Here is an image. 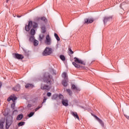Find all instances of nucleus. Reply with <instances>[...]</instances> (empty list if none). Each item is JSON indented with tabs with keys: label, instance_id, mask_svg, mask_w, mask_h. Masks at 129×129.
I'll return each mask as SVG.
<instances>
[{
	"label": "nucleus",
	"instance_id": "f257e3e1",
	"mask_svg": "<svg viewBox=\"0 0 129 129\" xmlns=\"http://www.w3.org/2000/svg\"><path fill=\"white\" fill-rule=\"evenodd\" d=\"M38 27V25L37 22L29 21L28 22V24L25 25V30L26 32H29V31H30V30L31 29L30 31V34L31 36H35V34H36V31L35 30V29H37ZM32 28H33L32 29Z\"/></svg>",
	"mask_w": 129,
	"mask_h": 129
},
{
	"label": "nucleus",
	"instance_id": "f03ea898",
	"mask_svg": "<svg viewBox=\"0 0 129 129\" xmlns=\"http://www.w3.org/2000/svg\"><path fill=\"white\" fill-rule=\"evenodd\" d=\"M75 62H73L72 64L76 67V68L79 69V68H84V67H83L82 66H80V64H78L76 63H78L79 64H82V65H84L85 66L86 63L84 61H83L81 59H79L77 57H74Z\"/></svg>",
	"mask_w": 129,
	"mask_h": 129
},
{
	"label": "nucleus",
	"instance_id": "7ed1b4c3",
	"mask_svg": "<svg viewBox=\"0 0 129 129\" xmlns=\"http://www.w3.org/2000/svg\"><path fill=\"white\" fill-rule=\"evenodd\" d=\"M52 81H44L41 84V89L42 90H50V86L51 85Z\"/></svg>",
	"mask_w": 129,
	"mask_h": 129
},
{
	"label": "nucleus",
	"instance_id": "20e7f679",
	"mask_svg": "<svg viewBox=\"0 0 129 129\" xmlns=\"http://www.w3.org/2000/svg\"><path fill=\"white\" fill-rule=\"evenodd\" d=\"M43 79L44 81H53V77L49 73H45L43 75Z\"/></svg>",
	"mask_w": 129,
	"mask_h": 129
},
{
	"label": "nucleus",
	"instance_id": "39448f33",
	"mask_svg": "<svg viewBox=\"0 0 129 129\" xmlns=\"http://www.w3.org/2000/svg\"><path fill=\"white\" fill-rule=\"evenodd\" d=\"M52 48L49 47H46L43 52L42 54L43 56H48V55H51L52 54Z\"/></svg>",
	"mask_w": 129,
	"mask_h": 129
},
{
	"label": "nucleus",
	"instance_id": "423d86ee",
	"mask_svg": "<svg viewBox=\"0 0 129 129\" xmlns=\"http://www.w3.org/2000/svg\"><path fill=\"white\" fill-rule=\"evenodd\" d=\"M13 55L14 58H15V59H18V60H23V59L24 58V55L19 53H13Z\"/></svg>",
	"mask_w": 129,
	"mask_h": 129
},
{
	"label": "nucleus",
	"instance_id": "0eeeda50",
	"mask_svg": "<svg viewBox=\"0 0 129 129\" xmlns=\"http://www.w3.org/2000/svg\"><path fill=\"white\" fill-rule=\"evenodd\" d=\"M71 88L72 90H73L74 91H75L76 92H79V91L81 90L80 88L78 87V86H77L74 84H72Z\"/></svg>",
	"mask_w": 129,
	"mask_h": 129
},
{
	"label": "nucleus",
	"instance_id": "6e6552de",
	"mask_svg": "<svg viewBox=\"0 0 129 129\" xmlns=\"http://www.w3.org/2000/svg\"><path fill=\"white\" fill-rule=\"evenodd\" d=\"M111 20H112V17L111 16H106L104 18L103 22L104 25L107 23V22H109Z\"/></svg>",
	"mask_w": 129,
	"mask_h": 129
},
{
	"label": "nucleus",
	"instance_id": "1a4fd4ad",
	"mask_svg": "<svg viewBox=\"0 0 129 129\" xmlns=\"http://www.w3.org/2000/svg\"><path fill=\"white\" fill-rule=\"evenodd\" d=\"M94 117L96 118V119L99 122V123L101 124V126L102 127H104V123H103V121L102 120L100 119L97 116L94 115Z\"/></svg>",
	"mask_w": 129,
	"mask_h": 129
},
{
	"label": "nucleus",
	"instance_id": "9d476101",
	"mask_svg": "<svg viewBox=\"0 0 129 129\" xmlns=\"http://www.w3.org/2000/svg\"><path fill=\"white\" fill-rule=\"evenodd\" d=\"M94 20H93V19H88V18H86L84 19V24H87V25H88V24H91L92 23H93V21Z\"/></svg>",
	"mask_w": 129,
	"mask_h": 129
},
{
	"label": "nucleus",
	"instance_id": "9b49d317",
	"mask_svg": "<svg viewBox=\"0 0 129 129\" xmlns=\"http://www.w3.org/2000/svg\"><path fill=\"white\" fill-rule=\"evenodd\" d=\"M45 44H46V45H51V38L49 35H47L46 37Z\"/></svg>",
	"mask_w": 129,
	"mask_h": 129
},
{
	"label": "nucleus",
	"instance_id": "f8f14e48",
	"mask_svg": "<svg viewBox=\"0 0 129 129\" xmlns=\"http://www.w3.org/2000/svg\"><path fill=\"white\" fill-rule=\"evenodd\" d=\"M12 89L14 91H20V90H21V85L18 84L15 87H13Z\"/></svg>",
	"mask_w": 129,
	"mask_h": 129
},
{
	"label": "nucleus",
	"instance_id": "ddd939ff",
	"mask_svg": "<svg viewBox=\"0 0 129 129\" xmlns=\"http://www.w3.org/2000/svg\"><path fill=\"white\" fill-rule=\"evenodd\" d=\"M61 103L64 106H68L69 104L68 103V100L64 99L61 101Z\"/></svg>",
	"mask_w": 129,
	"mask_h": 129
},
{
	"label": "nucleus",
	"instance_id": "4468645a",
	"mask_svg": "<svg viewBox=\"0 0 129 129\" xmlns=\"http://www.w3.org/2000/svg\"><path fill=\"white\" fill-rule=\"evenodd\" d=\"M71 113L73 115V116L75 117V118H77V119H78V120H79L80 118L78 114H77V112H74L72 111L71 112Z\"/></svg>",
	"mask_w": 129,
	"mask_h": 129
},
{
	"label": "nucleus",
	"instance_id": "2eb2a0df",
	"mask_svg": "<svg viewBox=\"0 0 129 129\" xmlns=\"http://www.w3.org/2000/svg\"><path fill=\"white\" fill-rule=\"evenodd\" d=\"M62 77L64 78V81H68V76H67V73L64 72L62 74Z\"/></svg>",
	"mask_w": 129,
	"mask_h": 129
},
{
	"label": "nucleus",
	"instance_id": "dca6fc26",
	"mask_svg": "<svg viewBox=\"0 0 129 129\" xmlns=\"http://www.w3.org/2000/svg\"><path fill=\"white\" fill-rule=\"evenodd\" d=\"M12 124V122L11 121H9L8 120H6V127L7 129H9L11 125Z\"/></svg>",
	"mask_w": 129,
	"mask_h": 129
},
{
	"label": "nucleus",
	"instance_id": "f3484780",
	"mask_svg": "<svg viewBox=\"0 0 129 129\" xmlns=\"http://www.w3.org/2000/svg\"><path fill=\"white\" fill-rule=\"evenodd\" d=\"M25 88H31V89L34 88V85L32 84H27L25 85Z\"/></svg>",
	"mask_w": 129,
	"mask_h": 129
},
{
	"label": "nucleus",
	"instance_id": "a211bd4d",
	"mask_svg": "<svg viewBox=\"0 0 129 129\" xmlns=\"http://www.w3.org/2000/svg\"><path fill=\"white\" fill-rule=\"evenodd\" d=\"M58 98V94H54L51 96L52 100H56Z\"/></svg>",
	"mask_w": 129,
	"mask_h": 129
},
{
	"label": "nucleus",
	"instance_id": "6ab92c4d",
	"mask_svg": "<svg viewBox=\"0 0 129 129\" xmlns=\"http://www.w3.org/2000/svg\"><path fill=\"white\" fill-rule=\"evenodd\" d=\"M23 117H24L23 114H20L17 116L16 119L17 120H21Z\"/></svg>",
	"mask_w": 129,
	"mask_h": 129
},
{
	"label": "nucleus",
	"instance_id": "aec40b11",
	"mask_svg": "<svg viewBox=\"0 0 129 129\" xmlns=\"http://www.w3.org/2000/svg\"><path fill=\"white\" fill-rule=\"evenodd\" d=\"M35 40V36L34 35H31L29 37V42L33 43Z\"/></svg>",
	"mask_w": 129,
	"mask_h": 129
},
{
	"label": "nucleus",
	"instance_id": "412c9836",
	"mask_svg": "<svg viewBox=\"0 0 129 129\" xmlns=\"http://www.w3.org/2000/svg\"><path fill=\"white\" fill-rule=\"evenodd\" d=\"M67 92L68 93V94L70 95V96H72V94H73V93L72 92V91L69 89H67L66 90Z\"/></svg>",
	"mask_w": 129,
	"mask_h": 129
},
{
	"label": "nucleus",
	"instance_id": "4be33fe9",
	"mask_svg": "<svg viewBox=\"0 0 129 129\" xmlns=\"http://www.w3.org/2000/svg\"><path fill=\"white\" fill-rule=\"evenodd\" d=\"M58 97L59 99L61 100V101H62V100H64V96H63V95H62L61 94H59L58 95Z\"/></svg>",
	"mask_w": 129,
	"mask_h": 129
},
{
	"label": "nucleus",
	"instance_id": "5701e85b",
	"mask_svg": "<svg viewBox=\"0 0 129 129\" xmlns=\"http://www.w3.org/2000/svg\"><path fill=\"white\" fill-rule=\"evenodd\" d=\"M44 37H45L44 34H40V35H39V41H40V42H41V41L44 39Z\"/></svg>",
	"mask_w": 129,
	"mask_h": 129
},
{
	"label": "nucleus",
	"instance_id": "b1692460",
	"mask_svg": "<svg viewBox=\"0 0 129 129\" xmlns=\"http://www.w3.org/2000/svg\"><path fill=\"white\" fill-rule=\"evenodd\" d=\"M32 43H33V45L35 47L39 45V41H38V40H37L36 39L34 40V41Z\"/></svg>",
	"mask_w": 129,
	"mask_h": 129
},
{
	"label": "nucleus",
	"instance_id": "393cba45",
	"mask_svg": "<svg viewBox=\"0 0 129 129\" xmlns=\"http://www.w3.org/2000/svg\"><path fill=\"white\" fill-rule=\"evenodd\" d=\"M41 21H43L44 23H47L48 22V20L45 17H42L40 18Z\"/></svg>",
	"mask_w": 129,
	"mask_h": 129
},
{
	"label": "nucleus",
	"instance_id": "a878e982",
	"mask_svg": "<svg viewBox=\"0 0 129 129\" xmlns=\"http://www.w3.org/2000/svg\"><path fill=\"white\" fill-rule=\"evenodd\" d=\"M62 84L64 87H67V86L68 85V83H67V81H63L62 82Z\"/></svg>",
	"mask_w": 129,
	"mask_h": 129
},
{
	"label": "nucleus",
	"instance_id": "bb28decb",
	"mask_svg": "<svg viewBox=\"0 0 129 129\" xmlns=\"http://www.w3.org/2000/svg\"><path fill=\"white\" fill-rule=\"evenodd\" d=\"M33 103H36L38 101V97H35L31 100Z\"/></svg>",
	"mask_w": 129,
	"mask_h": 129
},
{
	"label": "nucleus",
	"instance_id": "cd10ccee",
	"mask_svg": "<svg viewBox=\"0 0 129 129\" xmlns=\"http://www.w3.org/2000/svg\"><path fill=\"white\" fill-rule=\"evenodd\" d=\"M34 114H35V112L32 111V112H30V113L28 114V117H32V116H33Z\"/></svg>",
	"mask_w": 129,
	"mask_h": 129
},
{
	"label": "nucleus",
	"instance_id": "c85d7f7f",
	"mask_svg": "<svg viewBox=\"0 0 129 129\" xmlns=\"http://www.w3.org/2000/svg\"><path fill=\"white\" fill-rule=\"evenodd\" d=\"M54 37L57 41H60V37H59V36L58 34H57V33H54Z\"/></svg>",
	"mask_w": 129,
	"mask_h": 129
},
{
	"label": "nucleus",
	"instance_id": "c756f323",
	"mask_svg": "<svg viewBox=\"0 0 129 129\" xmlns=\"http://www.w3.org/2000/svg\"><path fill=\"white\" fill-rule=\"evenodd\" d=\"M11 98H12V101H13V102H15V101L17 100V99H18V98H17V97L16 96H12Z\"/></svg>",
	"mask_w": 129,
	"mask_h": 129
},
{
	"label": "nucleus",
	"instance_id": "7c9ffc66",
	"mask_svg": "<svg viewBox=\"0 0 129 129\" xmlns=\"http://www.w3.org/2000/svg\"><path fill=\"white\" fill-rule=\"evenodd\" d=\"M59 58L62 60V61H65V60H66V58H65V56L63 55H60L59 56Z\"/></svg>",
	"mask_w": 129,
	"mask_h": 129
},
{
	"label": "nucleus",
	"instance_id": "2f4dec72",
	"mask_svg": "<svg viewBox=\"0 0 129 129\" xmlns=\"http://www.w3.org/2000/svg\"><path fill=\"white\" fill-rule=\"evenodd\" d=\"M41 30H42V33L43 34H45V33H46V28H45V27L44 26L42 27Z\"/></svg>",
	"mask_w": 129,
	"mask_h": 129
},
{
	"label": "nucleus",
	"instance_id": "473e14b6",
	"mask_svg": "<svg viewBox=\"0 0 129 129\" xmlns=\"http://www.w3.org/2000/svg\"><path fill=\"white\" fill-rule=\"evenodd\" d=\"M25 122H20L18 123V126H23L25 124Z\"/></svg>",
	"mask_w": 129,
	"mask_h": 129
},
{
	"label": "nucleus",
	"instance_id": "72a5a7b5",
	"mask_svg": "<svg viewBox=\"0 0 129 129\" xmlns=\"http://www.w3.org/2000/svg\"><path fill=\"white\" fill-rule=\"evenodd\" d=\"M0 129H4V122H0Z\"/></svg>",
	"mask_w": 129,
	"mask_h": 129
},
{
	"label": "nucleus",
	"instance_id": "f704fd0d",
	"mask_svg": "<svg viewBox=\"0 0 129 129\" xmlns=\"http://www.w3.org/2000/svg\"><path fill=\"white\" fill-rule=\"evenodd\" d=\"M69 52L71 55L74 53V52L72 51V49H71V48L70 47H69Z\"/></svg>",
	"mask_w": 129,
	"mask_h": 129
},
{
	"label": "nucleus",
	"instance_id": "c9c22d12",
	"mask_svg": "<svg viewBox=\"0 0 129 129\" xmlns=\"http://www.w3.org/2000/svg\"><path fill=\"white\" fill-rule=\"evenodd\" d=\"M16 106V103H13V104H11V108L12 109H15V107Z\"/></svg>",
	"mask_w": 129,
	"mask_h": 129
},
{
	"label": "nucleus",
	"instance_id": "e433bc0d",
	"mask_svg": "<svg viewBox=\"0 0 129 129\" xmlns=\"http://www.w3.org/2000/svg\"><path fill=\"white\" fill-rule=\"evenodd\" d=\"M40 20H41V18L40 17H36L34 21H35V22H39L40 21Z\"/></svg>",
	"mask_w": 129,
	"mask_h": 129
},
{
	"label": "nucleus",
	"instance_id": "4c0bfd02",
	"mask_svg": "<svg viewBox=\"0 0 129 129\" xmlns=\"http://www.w3.org/2000/svg\"><path fill=\"white\" fill-rule=\"evenodd\" d=\"M46 95L47 96H48V97H50V96H51L52 95V93L51 92H47L46 93Z\"/></svg>",
	"mask_w": 129,
	"mask_h": 129
},
{
	"label": "nucleus",
	"instance_id": "58836bf2",
	"mask_svg": "<svg viewBox=\"0 0 129 129\" xmlns=\"http://www.w3.org/2000/svg\"><path fill=\"white\" fill-rule=\"evenodd\" d=\"M46 101H47V98H46V97H44V99L43 100L42 104H43V103H45V102H46Z\"/></svg>",
	"mask_w": 129,
	"mask_h": 129
},
{
	"label": "nucleus",
	"instance_id": "ea45409f",
	"mask_svg": "<svg viewBox=\"0 0 129 129\" xmlns=\"http://www.w3.org/2000/svg\"><path fill=\"white\" fill-rule=\"evenodd\" d=\"M12 95L11 96H10L8 99H7V101H11V100H12Z\"/></svg>",
	"mask_w": 129,
	"mask_h": 129
},
{
	"label": "nucleus",
	"instance_id": "a19ab883",
	"mask_svg": "<svg viewBox=\"0 0 129 129\" xmlns=\"http://www.w3.org/2000/svg\"><path fill=\"white\" fill-rule=\"evenodd\" d=\"M33 106V105L31 104H28L27 105V107H28V108H30V107H32Z\"/></svg>",
	"mask_w": 129,
	"mask_h": 129
},
{
	"label": "nucleus",
	"instance_id": "79ce46f5",
	"mask_svg": "<svg viewBox=\"0 0 129 129\" xmlns=\"http://www.w3.org/2000/svg\"><path fill=\"white\" fill-rule=\"evenodd\" d=\"M39 109H40V107L38 106L36 108H35V111H37L39 110Z\"/></svg>",
	"mask_w": 129,
	"mask_h": 129
},
{
	"label": "nucleus",
	"instance_id": "37998d69",
	"mask_svg": "<svg viewBox=\"0 0 129 129\" xmlns=\"http://www.w3.org/2000/svg\"><path fill=\"white\" fill-rule=\"evenodd\" d=\"M79 107H81V108H83V109H85V107H84V106L80 105Z\"/></svg>",
	"mask_w": 129,
	"mask_h": 129
},
{
	"label": "nucleus",
	"instance_id": "c03bdc74",
	"mask_svg": "<svg viewBox=\"0 0 129 129\" xmlns=\"http://www.w3.org/2000/svg\"><path fill=\"white\" fill-rule=\"evenodd\" d=\"M42 106H43L42 104H40V105H39L38 106V107H39V108H41V107H42Z\"/></svg>",
	"mask_w": 129,
	"mask_h": 129
},
{
	"label": "nucleus",
	"instance_id": "a18cd8bd",
	"mask_svg": "<svg viewBox=\"0 0 129 129\" xmlns=\"http://www.w3.org/2000/svg\"><path fill=\"white\" fill-rule=\"evenodd\" d=\"M2 86H3V83L0 82V88H2Z\"/></svg>",
	"mask_w": 129,
	"mask_h": 129
},
{
	"label": "nucleus",
	"instance_id": "49530a36",
	"mask_svg": "<svg viewBox=\"0 0 129 129\" xmlns=\"http://www.w3.org/2000/svg\"><path fill=\"white\" fill-rule=\"evenodd\" d=\"M16 111L17 112H18V110H15L14 111H13V113H15V112H16Z\"/></svg>",
	"mask_w": 129,
	"mask_h": 129
},
{
	"label": "nucleus",
	"instance_id": "de8ad7c7",
	"mask_svg": "<svg viewBox=\"0 0 129 129\" xmlns=\"http://www.w3.org/2000/svg\"><path fill=\"white\" fill-rule=\"evenodd\" d=\"M21 16H19V15L17 16V18H21Z\"/></svg>",
	"mask_w": 129,
	"mask_h": 129
},
{
	"label": "nucleus",
	"instance_id": "09e8293b",
	"mask_svg": "<svg viewBox=\"0 0 129 129\" xmlns=\"http://www.w3.org/2000/svg\"><path fill=\"white\" fill-rule=\"evenodd\" d=\"M13 16H14V18H16V16L15 15H13Z\"/></svg>",
	"mask_w": 129,
	"mask_h": 129
},
{
	"label": "nucleus",
	"instance_id": "8fccbe9b",
	"mask_svg": "<svg viewBox=\"0 0 129 129\" xmlns=\"http://www.w3.org/2000/svg\"><path fill=\"white\" fill-rule=\"evenodd\" d=\"M13 16H14V18H16V16L15 15H13Z\"/></svg>",
	"mask_w": 129,
	"mask_h": 129
},
{
	"label": "nucleus",
	"instance_id": "3c124183",
	"mask_svg": "<svg viewBox=\"0 0 129 129\" xmlns=\"http://www.w3.org/2000/svg\"><path fill=\"white\" fill-rule=\"evenodd\" d=\"M8 2H9V0H7V3H8Z\"/></svg>",
	"mask_w": 129,
	"mask_h": 129
}]
</instances>
